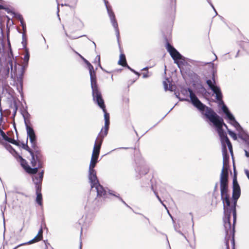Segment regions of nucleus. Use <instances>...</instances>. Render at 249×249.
I'll use <instances>...</instances> for the list:
<instances>
[{
	"mask_svg": "<svg viewBox=\"0 0 249 249\" xmlns=\"http://www.w3.org/2000/svg\"><path fill=\"white\" fill-rule=\"evenodd\" d=\"M228 174H220V191L221 198L224 204V226L225 230V245L227 249H229V241H231L232 249H234V224L236 221V213L235 205L236 201L232 205L228 195Z\"/></svg>",
	"mask_w": 249,
	"mask_h": 249,
	"instance_id": "nucleus-1",
	"label": "nucleus"
},
{
	"mask_svg": "<svg viewBox=\"0 0 249 249\" xmlns=\"http://www.w3.org/2000/svg\"><path fill=\"white\" fill-rule=\"evenodd\" d=\"M103 141L102 140H98V139H96L95 140L89 166L88 177L91 189L95 188L98 197H102L105 198L107 197V192L103 186L99 183L96 176V172L94 169L96 164L98 162V159Z\"/></svg>",
	"mask_w": 249,
	"mask_h": 249,
	"instance_id": "nucleus-2",
	"label": "nucleus"
},
{
	"mask_svg": "<svg viewBox=\"0 0 249 249\" xmlns=\"http://www.w3.org/2000/svg\"><path fill=\"white\" fill-rule=\"evenodd\" d=\"M212 123L216 128L222 144L223 167L221 174H228L229 156L228 154L226 144H227L231 155H233V152L232 145L227 137L226 133L222 129L223 125H224L227 128V126L224 124L223 119L221 117L218 118V119H215L214 122Z\"/></svg>",
	"mask_w": 249,
	"mask_h": 249,
	"instance_id": "nucleus-3",
	"label": "nucleus"
},
{
	"mask_svg": "<svg viewBox=\"0 0 249 249\" xmlns=\"http://www.w3.org/2000/svg\"><path fill=\"white\" fill-rule=\"evenodd\" d=\"M181 93L186 96H188V94H189L190 100L193 106L198 109L202 114L204 115L211 122H214L215 119L220 117L212 108L203 104L191 89L183 88L181 89Z\"/></svg>",
	"mask_w": 249,
	"mask_h": 249,
	"instance_id": "nucleus-4",
	"label": "nucleus"
},
{
	"mask_svg": "<svg viewBox=\"0 0 249 249\" xmlns=\"http://www.w3.org/2000/svg\"><path fill=\"white\" fill-rule=\"evenodd\" d=\"M206 83L210 89L213 92L214 94H215L216 99L223 104L222 107V109L223 111L225 113L227 118L229 119L230 123L234 126L238 131L241 130L242 129V127L236 121L234 117L230 112L226 106L224 104V103L222 101V94L221 89L218 86L215 85V81L214 78H213V81L210 79L207 80Z\"/></svg>",
	"mask_w": 249,
	"mask_h": 249,
	"instance_id": "nucleus-5",
	"label": "nucleus"
},
{
	"mask_svg": "<svg viewBox=\"0 0 249 249\" xmlns=\"http://www.w3.org/2000/svg\"><path fill=\"white\" fill-rule=\"evenodd\" d=\"M93 99L94 102L101 108L104 113L105 126L102 128L100 133L98 134L96 139L102 140L103 141L104 138L106 137L108 132L109 124V114L107 112L104 101L102 98L101 92L99 89H96L92 91Z\"/></svg>",
	"mask_w": 249,
	"mask_h": 249,
	"instance_id": "nucleus-6",
	"label": "nucleus"
},
{
	"mask_svg": "<svg viewBox=\"0 0 249 249\" xmlns=\"http://www.w3.org/2000/svg\"><path fill=\"white\" fill-rule=\"evenodd\" d=\"M44 171L39 173L38 176H34L32 177L33 180L35 184V187L36 190V202L40 206H42V194L41 193V183L43 177Z\"/></svg>",
	"mask_w": 249,
	"mask_h": 249,
	"instance_id": "nucleus-7",
	"label": "nucleus"
},
{
	"mask_svg": "<svg viewBox=\"0 0 249 249\" xmlns=\"http://www.w3.org/2000/svg\"><path fill=\"white\" fill-rule=\"evenodd\" d=\"M22 115L24 118V123L26 126L27 137L28 138H29L30 142L31 143L32 147L36 148V145H37V142L35 132L33 128L28 125L27 121V119L29 117L30 114L28 113L27 111H26L25 113L23 114Z\"/></svg>",
	"mask_w": 249,
	"mask_h": 249,
	"instance_id": "nucleus-8",
	"label": "nucleus"
},
{
	"mask_svg": "<svg viewBox=\"0 0 249 249\" xmlns=\"http://www.w3.org/2000/svg\"><path fill=\"white\" fill-rule=\"evenodd\" d=\"M34 151L32 152L33 154H30L32 158L31 160V164L32 166H35L36 163L38 164L39 167H42L43 164V156L40 150H39L37 145L36 148H33Z\"/></svg>",
	"mask_w": 249,
	"mask_h": 249,
	"instance_id": "nucleus-9",
	"label": "nucleus"
},
{
	"mask_svg": "<svg viewBox=\"0 0 249 249\" xmlns=\"http://www.w3.org/2000/svg\"><path fill=\"white\" fill-rule=\"evenodd\" d=\"M106 7L108 15L109 17L111 23L115 29L116 36L117 37L118 40H119L120 35H119V30L118 28V25L117 22L115 18V16L114 15V12L111 9L110 6H109L108 4V1L107 0H103Z\"/></svg>",
	"mask_w": 249,
	"mask_h": 249,
	"instance_id": "nucleus-10",
	"label": "nucleus"
},
{
	"mask_svg": "<svg viewBox=\"0 0 249 249\" xmlns=\"http://www.w3.org/2000/svg\"><path fill=\"white\" fill-rule=\"evenodd\" d=\"M84 61L87 64L88 68L89 70L92 91L99 89L97 84L96 72L94 70L93 66L86 59H84Z\"/></svg>",
	"mask_w": 249,
	"mask_h": 249,
	"instance_id": "nucleus-11",
	"label": "nucleus"
},
{
	"mask_svg": "<svg viewBox=\"0 0 249 249\" xmlns=\"http://www.w3.org/2000/svg\"><path fill=\"white\" fill-rule=\"evenodd\" d=\"M166 49L169 53L172 58L174 60L175 63H177V61L178 60L182 59V56L168 42L166 44Z\"/></svg>",
	"mask_w": 249,
	"mask_h": 249,
	"instance_id": "nucleus-12",
	"label": "nucleus"
},
{
	"mask_svg": "<svg viewBox=\"0 0 249 249\" xmlns=\"http://www.w3.org/2000/svg\"><path fill=\"white\" fill-rule=\"evenodd\" d=\"M19 157L21 160V165L24 167L26 171L30 174H36L37 172L38 169L42 167H39V165L37 163H36V165L35 166H32L33 168H31L28 165L25 166L24 163H26V160L21 156H19Z\"/></svg>",
	"mask_w": 249,
	"mask_h": 249,
	"instance_id": "nucleus-13",
	"label": "nucleus"
},
{
	"mask_svg": "<svg viewBox=\"0 0 249 249\" xmlns=\"http://www.w3.org/2000/svg\"><path fill=\"white\" fill-rule=\"evenodd\" d=\"M233 192H232V197L233 199L236 201L237 199L240 197V188L238 183L236 177L233 178Z\"/></svg>",
	"mask_w": 249,
	"mask_h": 249,
	"instance_id": "nucleus-14",
	"label": "nucleus"
},
{
	"mask_svg": "<svg viewBox=\"0 0 249 249\" xmlns=\"http://www.w3.org/2000/svg\"><path fill=\"white\" fill-rule=\"evenodd\" d=\"M43 230L42 228L40 229L38 232V234L36 237H35L32 240L27 242L29 244H31L34 243H36L42 240V238Z\"/></svg>",
	"mask_w": 249,
	"mask_h": 249,
	"instance_id": "nucleus-15",
	"label": "nucleus"
},
{
	"mask_svg": "<svg viewBox=\"0 0 249 249\" xmlns=\"http://www.w3.org/2000/svg\"><path fill=\"white\" fill-rule=\"evenodd\" d=\"M136 170L137 172H139L140 175H145L149 171L148 167L145 165H143L141 167H138L136 169Z\"/></svg>",
	"mask_w": 249,
	"mask_h": 249,
	"instance_id": "nucleus-16",
	"label": "nucleus"
},
{
	"mask_svg": "<svg viewBox=\"0 0 249 249\" xmlns=\"http://www.w3.org/2000/svg\"><path fill=\"white\" fill-rule=\"evenodd\" d=\"M118 64L124 67L127 66V64L126 61L125 56L124 54L122 53L120 54Z\"/></svg>",
	"mask_w": 249,
	"mask_h": 249,
	"instance_id": "nucleus-17",
	"label": "nucleus"
},
{
	"mask_svg": "<svg viewBox=\"0 0 249 249\" xmlns=\"http://www.w3.org/2000/svg\"><path fill=\"white\" fill-rule=\"evenodd\" d=\"M18 18H19V19L20 20L21 25L22 27V29H23V32L25 33V32H26V25H25V22L24 21L23 18V17H22L21 15H18Z\"/></svg>",
	"mask_w": 249,
	"mask_h": 249,
	"instance_id": "nucleus-18",
	"label": "nucleus"
},
{
	"mask_svg": "<svg viewBox=\"0 0 249 249\" xmlns=\"http://www.w3.org/2000/svg\"><path fill=\"white\" fill-rule=\"evenodd\" d=\"M5 148L6 149L9 151L12 154L14 155L15 154H17L15 150L12 147V146L10 144H6L5 145Z\"/></svg>",
	"mask_w": 249,
	"mask_h": 249,
	"instance_id": "nucleus-19",
	"label": "nucleus"
},
{
	"mask_svg": "<svg viewBox=\"0 0 249 249\" xmlns=\"http://www.w3.org/2000/svg\"><path fill=\"white\" fill-rule=\"evenodd\" d=\"M21 73L19 75V76L18 78V81L19 82V84H20V86H21V89H22V82H22V76H23V72H24V68H23V67H21Z\"/></svg>",
	"mask_w": 249,
	"mask_h": 249,
	"instance_id": "nucleus-20",
	"label": "nucleus"
},
{
	"mask_svg": "<svg viewBox=\"0 0 249 249\" xmlns=\"http://www.w3.org/2000/svg\"><path fill=\"white\" fill-rule=\"evenodd\" d=\"M108 193L111 195H112L113 196H116V197H118L125 205L129 207V206L123 200V199L121 197L119 196V194L115 195L114 194H113L112 191L110 190L108 191Z\"/></svg>",
	"mask_w": 249,
	"mask_h": 249,
	"instance_id": "nucleus-21",
	"label": "nucleus"
},
{
	"mask_svg": "<svg viewBox=\"0 0 249 249\" xmlns=\"http://www.w3.org/2000/svg\"><path fill=\"white\" fill-rule=\"evenodd\" d=\"M27 143V141L26 142V144L23 143L22 144V148L23 149H25L26 150H27L28 152H29V153L30 154H32L33 150L28 146Z\"/></svg>",
	"mask_w": 249,
	"mask_h": 249,
	"instance_id": "nucleus-22",
	"label": "nucleus"
},
{
	"mask_svg": "<svg viewBox=\"0 0 249 249\" xmlns=\"http://www.w3.org/2000/svg\"><path fill=\"white\" fill-rule=\"evenodd\" d=\"M94 63H97V65L98 66L102 69H103L102 66H101V63H100V56L99 55H98L95 59V60H94Z\"/></svg>",
	"mask_w": 249,
	"mask_h": 249,
	"instance_id": "nucleus-23",
	"label": "nucleus"
},
{
	"mask_svg": "<svg viewBox=\"0 0 249 249\" xmlns=\"http://www.w3.org/2000/svg\"><path fill=\"white\" fill-rule=\"evenodd\" d=\"M30 54L29 52L26 50V53L24 56V61L27 64L29 59Z\"/></svg>",
	"mask_w": 249,
	"mask_h": 249,
	"instance_id": "nucleus-24",
	"label": "nucleus"
},
{
	"mask_svg": "<svg viewBox=\"0 0 249 249\" xmlns=\"http://www.w3.org/2000/svg\"><path fill=\"white\" fill-rule=\"evenodd\" d=\"M7 66L9 67V66H10L11 69V72L13 71V62L12 60H10L8 61L7 62ZM7 74L9 72V68H8L7 71Z\"/></svg>",
	"mask_w": 249,
	"mask_h": 249,
	"instance_id": "nucleus-25",
	"label": "nucleus"
},
{
	"mask_svg": "<svg viewBox=\"0 0 249 249\" xmlns=\"http://www.w3.org/2000/svg\"><path fill=\"white\" fill-rule=\"evenodd\" d=\"M163 86L165 90L166 91L167 90H169L170 91H173L172 86H170L169 88H168V84L166 81L163 82Z\"/></svg>",
	"mask_w": 249,
	"mask_h": 249,
	"instance_id": "nucleus-26",
	"label": "nucleus"
},
{
	"mask_svg": "<svg viewBox=\"0 0 249 249\" xmlns=\"http://www.w3.org/2000/svg\"><path fill=\"white\" fill-rule=\"evenodd\" d=\"M228 131L229 134L230 135L231 137H232L235 140L237 139L236 135L234 132L230 130H228Z\"/></svg>",
	"mask_w": 249,
	"mask_h": 249,
	"instance_id": "nucleus-27",
	"label": "nucleus"
},
{
	"mask_svg": "<svg viewBox=\"0 0 249 249\" xmlns=\"http://www.w3.org/2000/svg\"><path fill=\"white\" fill-rule=\"evenodd\" d=\"M26 36H25V34L24 33H23L22 34V45L24 47H26Z\"/></svg>",
	"mask_w": 249,
	"mask_h": 249,
	"instance_id": "nucleus-28",
	"label": "nucleus"
},
{
	"mask_svg": "<svg viewBox=\"0 0 249 249\" xmlns=\"http://www.w3.org/2000/svg\"><path fill=\"white\" fill-rule=\"evenodd\" d=\"M126 67H127L128 69H129L131 71H133L136 74H137L138 75H140V73L139 72L136 71L135 70H134L133 69H131L127 65V66Z\"/></svg>",
	"mask_w": 249,
	"mask_h": 249,
	"instance_id": "nucleus-29",
	"label": "nucleus"
},
{
	"mask_svg": "<svg viewBox=\"0 0 249 249\" xmlns=\"http://www.w3.org/2000/svg\"><path fill=\"white\" fill-rule=\"evenodd\" d=\"M149 76V75L148 74V71H147L146 72H143L142 73V77L144 78H147Z\"/></svg>",
	"mask_w": 249,
	"mask_h": 249,
	"instance_id": "nucleus-30",
	"label": "nucleus"
},
{
	"mask_svg": "<svg viewBox=\"0 0 249 249\" xmlns=\"http://www.w3.org/2000/svg\"><path fill=\"white\" fill-rule=\"evenodd\" d=\"M8 142H11L13 144H16V145L18 144L17 142L15 140H12L11 138V140H9Z\"/></svg>",
	"mask_w": 249,
	"mask_h": 249,
	"instance_id": "nucleus-31",
	"label": "nucleus"
},
{
	"mask_svg": "<svg viewBox=\"0 0 249 249\" xmlns=\"http://www.w3.org/2000/svg\"><path fill=\"white\" fill-rule=\"evenodd\" d=\"M245 173L247 178L249 179V170H248V169H245Z\"/></svg>",
	"mask_w": 249,
	"mask_h": 249,
	"instance_id": "nucleus-32",
	"label": "nucleus"
},
{
	"mask_svg": "<svg viewBox=\"0 0 249 249\" xmlns=\"http://www.w3.org/2000/svg\"><path fill=\"white\" fill-rule=\"evenodd\" d=\"M178 99L179 100V101H189V99H187V98H179L178 97Z\"/></svg>",
	"mask_w": 249,
	"mask_h": 249,
	"instance_id": "nucleus-33",
	"label": "nucleus"
},
{
	"mask_svg": "<svg viewBox=\"0 0 249 249\" xmlns=\"http://www.w3.org/2000/svg\"><path fill=\"white\" fill-rule=\"evenodd\" d=\"M4 140H5L6 141H8L9 140H11V138L7 137L6 135L5 136L2 137Z\"/></svg>",
	"mask_w": 249,
	"mask_h": 249,
	"instance_id": "nucleus-34",
	"label": "nucleus"
},
{
	"mask_svg": "<svg viewBox=\"0 0 249 249\" xmlns=\"http://www.w3.org/2000/svg\"><path fill=\"white\" fill-rule=\"evenodd\" d=\"M4 140H5L6 141H8L9 140H11V138L7 137L6 135L5 136L2 137Z\"/></svg>",
	"mask_w": 249,
	"mask_h": 249,
	"instance_id": "nucleus-35",
	"label": "nucleus"
},
{
	"mask_svg": "<svg viewBox=\"0 0 249 249\" xmlns=\"http://www.w3.org/2000/svg\"><path fill=\"white\" fill-rule=\"evenodd\" d=\"M158 199V200L160 201V202L162 204V205L163 206H164L166 209H167V208H166V206L163 204V202H162V201H161V200L160 198V197H159Z\"/></svg>",
	"mask_w": 249,
	"mask_h": 249,
	"instance_id": "nucleus-36",
	"label": "nucleus"
},
{
	"mask_svg": "<svg viewBox=\"0 0 249 249\" xmlns=\"http://www.w3.org/2000/svg\"><path fill=\"white\" fill-rule=\"evenodd\" d=\"M245 155L247 157H249V152H248L247 150H245Z\"/></svg>",
	"mask_w": 249,
	"mask_h": 249,
	"instance_id": "nucleus-37",
	"label": "nucleus"
},
{
	"mask_svg": "<svg viewBox=\"0 0 249 249\" xmlns=\"http://www.w3.org/2000/svg\"><path fill=\"white\" fill-rule=\"evenodd\" d=\"M208 2L211 4V6H212V7H213V9H214V10L215 11V12L216 14H217L216 11L215 9H214V7H213V4H212V3H211L209 1V0H208Z\"/></svg>",
	"mask_w": 249,
	"mask_h": 249,
	"instance_id": "nucleus-38",
	"label": "nucleus"
},
{
	"mask_svg": "<svg viewBox=\"0 0 249 249\" xmlns=\"http://www.w3.org/2000/svg\"><path fill=\"white\" fill-rule=\"evenodd\" d=\"M178 232L181 234V235H182L183 236H184L185 238L186 239V240L188 242V239L186 238V236L180 231H178Z\"/></svg>",
	"mask_w": 249,
	"mask_h": 249,
	"instance_id": "nucleus-39",
	"label": "nucleus"
},
{
	"mask_svg": "<svg viewBox=\"0 0 249 249\" xmlns=\"http://www.w3.org/2000/svg\"><path fill=\"white\" fill-rule=\"evenodd\" d=\"M154 194H155L156 197H157V198H158L159 197L158 193L156 192V191H154Z\"/></svg>",
	"mask_w": 249,
	"mask_h": 249,
	"instance_id": "nucleus-40",
	"label": "nucleus"
},
{
	"mask_svg": "<svg viewBox=\"0 0 249 249\" xmlns=\"http://www.w3.org/2000/svg\"><path fill=\"white\" fill-rule=\"evenodd\" d=\"M76 53L80 56V57L84 60V59H85L82 55H81L79 53H78L76 52Z\"/></svg>",
	"mask_w": 249,
	"mask_h": 249,
	"instance_id": "nucleus-41",
	"label": "nucleus"
},
{
	"mask_svg": "<svg viewBox=\"0 0 249 249\" xmlns=\"http://www.w3.org/2000/svg\"><path fill=\"white\" fill-rule=\"evenodd\" d=\"M148 69V67H146L142 69V71H147Z\"/></svg>",
	"mask_w": 249,
	"mask_h": 249,
	"instance_id": "nucleus-42",
	"label": "nucleus"
},
{
	"mask_svg": "<svg viewBox=\"0 0 249 249\" xmlns=\"http://www.w3.org/2000/svg\"><path fill=\"white\" fill-rule=\"evenodd\" d=\"M26 244H28L27 243H27H24V244H21V245H18V246H17V247H16L15 249H16L17 247H19V246H21V245H26Z\"/></svg>",
	"mask_w": 249,
	"mask_h": 249,
	"instance_id": "nucleus-43",
	"label": "nucleus"
},
{
	"mask_svg": "<svg viewBox=\"0 0 249 249\" xmlns=\"http://www.w3.org/2000/svg\"><path fill=\"white\" fill-rule=\"evenodd\" d=\"M26 244H28L27 243H27H24V244H21V245H18V246H17V247H16L15 249H16L17 247H19V246H21V245H26Z\"/></svg>",
	"mask_w": 249,
	"mask_h": 249,
	"instance_id": "nucleus-44",
	"label": "nucleus"
},
{
	"mask_svg": "<svg viewBox=\"0 0 249 249\" xmlns=\"http://www.w3.org/2000/svg\"><path fill=\"white\" fill-rule=\"evenodd\" d=\"M26 244H28L27 243H27H24V244H21V245H18V246H17V247H16L15 249H16L17 247H19V246H21V245H26Z\"/></svg>",
	"mask_w": 249,
	"mask_h": 249,
	"instance_id": "nucleus-45",
	"label": "nucleus"
},
{
	"mask_svg": "<svg viewBox=\"0 0 249 249\" xmlns=\"http://www.w3.org/2000/svg\"><path fill=\"white\" fill-rule=\"evenodd\" d=\"M82 249V241H80V246H79V249Z\"/></svg>",
	"mask_w": 249,
	"mask_h": 249,
	"instance_id": "nucleus-46",
	"label": "nucleus"
},
{
	"mask_svg": "<svg viewBox=\"0 0 249 249\" xmlns=\"http://www.w3.org/2000/svg\"><path fill=\"white\" fill-rule=\"evenodd\" d=\"M217 183H216L215 185V187H214V191H215L217 189Z\"/></svg>",
	"mask_w": 249,
	"mask_h": 249,
	"instance_id": "nucleus-47",
	"label": "nucleus"
},
{
	"mask_svg": "<svg viewBox=\"0 0 249 249\" xmlns=\"http://www.w3.org/2000/svg\"><path fill=\"white\" fill-rule=\"evenodd\" d=\"M64 5L68 6L70 7V6L69 5H68V4H61V6H64Z\"/></svg>",
	"mask_w": 249,
	"mask_h": 249,
	"instance_id": "nucleus-48",
	"label": "nucleus"
},
{
	"mask_svg": "<svg viewBox=\"0 0 249 249\" xmlns=\"http://www.w3.org/2000/svg\"><path fill=\"white\" fill-rule=\"evenodd\" d=\"M59 11V4H58V5H57V13H58Z\"/></svg>",
	"mask_w": 249,
	"mask_h": 249,
	"instance_id": "nucleus-49",
	"label": "nucleus"
},
{
	"mask_svg": "<svg viewBox=\"0 0 249 249\" xmlns=\"http://www.w3.org/2000/svg\"><path fill=\"white\" fill-rule=\"evenodd\" d=\"M4 9V7L2 5H0V9Z\"/></svg>",
	"mask_w": 249,
	"mask_h": 249,
	"instance_id": "nucleus-50",
	"label": "nucleus"
},
{
	"mask_svg": "<svg viewBox=\"0 0 249 249\" xmlns=\"http://www.w3.org/2000/svg\"><path fill=\"white\" fill-rule=\"evenodd\" d=\"M92 43H93V45H94L95 48H96V45L94 41H92Z\"/></svg>",
	"mask_w": 249,
	"mask_h": 249,
	"instance_id": "nucleus-51",
	"label": "nucleus"
},
{
	"mask_svg": "<svg viewBox=\"0 0 249 249\" xmlns=\"http://www.w3.org/2000/svg\"><path fill=\"white\" fill-rule=\"evenodd\" d=\"M21 195H22L23 196H25L26 197H27L28 196L26 195H24L23 193H21Z\"/></svg>",
	"mask_w": 249,
	"mask_h": 249,
	"instance_id": "nucleus-52",
	"label": "nucleus"
},
{
	"mask_svg": "<svg viewBox=\"0 0 249 249\" xmlns=\"http://www.w3.org/2000/svg\"><path fill=\"white\" fill-rule=\"evenodd\" d=\"M1 211H2V214L3 215V216H4V211L2 210H1Z\"/></svg>",
	"mask_w": 249,
	"mask_h": 249,
	"instance_id": "nucleus-53",
	"label": "nucleus"
},
{
	"mask_svg": "<svg viewBox=\"0 0 249 249\" xmlns=\"http://www.w3.org/2000/svg\"><path fill=\"white\" fill-rule=\"evenodd\" d=\"M45 245H46V249H47V244L46 243H45Z\"/></svg>",
	"mask_w": 249,
	"mask_h": 249,
	"instance_id": "nucleus-54",
	"label": "nucleus"
},
{
	"mask_svg": "<svg viewBox=\"0 0 249 249\" xmlns=\"http://www.w3.org/2000/svg\"><path fill=\"white\" fill-rule=\"evenodd\" d=\"M3 221H4V224H5V219H4V218L3 217Z\"/></svg>",
	"mask_w": 249,
	"mask_h": 249,
	"instance_id": "nucleus-55",
	"label": "nucleus"
},
{
	"mask_svg": "<svg viewBox=\"0 0 249 249\" xmlns=\"http://www.w3.org/2000/svg\"><path fill=\"white\" fill-rule=\"evenodd\" d=\"M239 53V51H238V53H237V55H236V57H237V55H238V53Z\"/></svg>",
	"mask_w": 249,
	"mask_h": 249,
	"instance_id": "nucleus-56",
	"label": "nucleus"
},
{
	"mask_svg": "<svg viewBox=\"0 0 249 249\" xmlns=\"http://www.w3.org/2000/svg\"><path fill=\"white\" fill-rule=\"evenodd\" d=\"M65 34H66V35L67 36H68V34H67V33L66 32L65 33Z\"/></svg>",
	"mask_w": 249,
	"mask_h": 249,
	"instance_id": "nucleus-57",
	"label": "nucleus"
},
{
	"mask_svg": "<svg viewBox=\"0 0 249 249\" xmlns=\"http://www.w3.org/2000/svg\"><path fill=\"white\" fill-rule=\"evenodd\" d=\"M82 229H81V234H82Z\"/></svg>",
	"mask_w": 249,
	"mask_h": 249,
	"instance_id": "nucleus-58",
	"label": "nucleus"
},
{
	"mask_svg": "<svg viewBox=\"0 0 249 249\" xmlns=\"http://www.w3.org/2000/svg\"><path fill=\"white\" fill-rule=\"evenodd\" d=\"M5 209H6V206H4V210H5Z\"/></svg>",
	"mask_w": 249,
	"mask_h": 249,
	"instance_id": "nucleus-59",
	"label": "nucleus"
},
{
	"mask_svg": "<svg viewBox=\"0 0 249 249\" xmlns=\"http://www.w3.org/2000/svg\"><path fill=\"white\" fill-rule=\"evenodd\" d=\"M215 59H217V56L216 55H215Z\"/></svg>",
	"mask_w": 249,
	"mask_h": 249,
	"instance_id": "nucleus-60",
	"label": "nucleus"
}]
</instances>
